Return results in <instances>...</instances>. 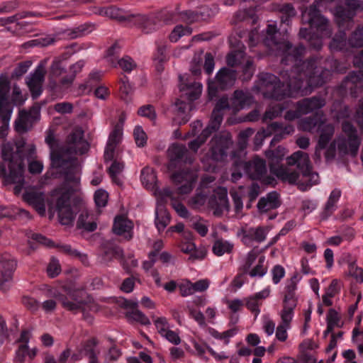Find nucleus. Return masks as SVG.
Returning a JSON list of instances; mask_svg holds the SVG:
<instances>
[{"instance_id": "1", "label": "nucleus", "mask_w": 363, "mask_h": 363, "mask_svg": "<svg viewBox=\"0 0 363 363\" xmlns=\"http://www.w3.org/2000/svg\"><path fill=\"white\" fill-rule=\"evenodd\" d=\"M89 149V144L84 139V131L80 128H76L68 135L66 147L51 152V167L57 173L63 174L66 181L78 183V161L72 155H82L87 152Z\"/></svg>"}, {"instance_id": "2", "label": "nucleus", "mask_w": 363, "mask_h": 363, "mask_svg": "<svg viewBox=\"0 0 363 363\" xmlns=\"http://www.w3.org/2000/svg\"><path fill=\"white\" fill-rule=\"evenodd\" d=\"M331 75L326 62L311 57L296 63L289 73L283 74V78L287 80V88L292 93L298 91L303 92L308 86H321L330 80Z\"/></svg>"}, {"instance_id": "3", "label": "nucleus", "mask_w": 363, "mask_h": 363, "mask_svg": "<svg viewBox=\"0 0 363 363\" xmlns=\"http://www.w3.org/2000/svg\"><path fill=\"white\" fill-rule=\"evenodd\" d=\"M25 138L20 137L15 140L14 146L9 143H4L1 145V156L5 162H8L9 169L6 173L4 164L0 165V175L4 177L5 185L14 184L13 191L18 194L24 185L23 177V159L26 157H31L35 152V146L30 145L26 147Z\"/></svg>"}, {"instance_id": "4", "label": "nucleus", "mask_w": 363, "mask_h": 363, "mask_svg": "<svg viewBox=\"0 0 363 363\" xmlns=\"http://www.w3.org/2000/svg\"><path fill=\"white\" fill-rule=\"evenodd\" d=\"M53 297L61 303L64 308L72 312L83 311L91 302V298L86 292L79 289H64L63 293L54 294Z\"/></svg>"}, {"instance_id": "5", "label": "nucleus", "mask_w": 363, "mask_h": 363, "mask_svg": "<svg viewBox=\"0 0 363 363\" xmlns=\"http://www.w3.org/2000/svg\"><path fill=\"white\" fill-rule=\"evenodd\" d=\"M70 191L64 187L56 189L52 193L60 223L65 225H72L77 211L76 208L70 206Z\"/></svg>"}, {"instance_id": "6", "label": "nucleus", "mask_w": 363, "mask_h": 363, "mask_svg": "<svg viewBox=\"0 0 363 363\" xmlns=\"http://www.w3.org/2000/svg\"><path fill=\"white\" fill-rule=\"evenodd\" d=\"M287 72L281 74L283 82H281L275 75L269 73H262L259 74V86L264 96L268 98H274L281 99L284 95L287 94L284 84H286V79L283 78V74ZM288 90L289 94H292Z\"/></svg>"}, {"instance_id": "7", "label": "nucleus", "mask_w": 363, "mask_h": 363, "mask_svg": "<svg viewBox=\"0 0 363 363\" xmlns=\"http://www.w3.org/2000/svg\"><path fill=\"white\" fill-rule=\"evenodd\" d=\"M302 21L309 24L311 28H315L320 38L332 36L331 25L328 20L322 16L315 5H311L303 11Z\"/></svg>"}, {"instance_id": "8", "label": "nucleus", "mask_w": 363, "mask_h": 363, "mask_svg": "<svg viewBox=\"0 0 363 363\" xmlns=\"http://www.w3.org/2000/svg\"><path fill=\"white\" fill-rule=\"evenodd\" d=\"M40 110L38 105H33L28 110H20L15 121V130L19 134H23L30 130L33 123L39 118Z\"/></svg>"}, {"instance_id": "9", "label": "nucleus", "mask_w": 363, "mask_h": 363, "mask_svg": "<svg viewBox=\"0 0 363 363\" xmlns=\"http://www.w3.org/2000/svg\"><path fill=\"white\" fill-rule=\"evenodd\" d=\"M232 136L228 132H221L211 140L212 157L216 161L222 160L227 155V151L233 145Z\"/></svg>"}, {"instance_id": "10", "label": "nucleus", "mask_w": 363, "mask_h": 363, "mask_svg": "<svg viewBox=\"0 0 363 363\" xmlns=\"http://www.w3.org/2000/svg\"><path fill=\"white\" fill-rule=\"evenodd\" d=\"M167 156L169 162L167 164L168 170H174L179 162L184 157L186 163L191 164L194 158L188 155V150L184 145L174 143L167 150Z\"/></svg>"}, {"instance_id": "11", "label": "nucleus", "mask_w": 363, "mask_h": 363, "mask_svg": "<svg viewBox=\"0 0 363 363\" xmlns=\"http://www.w3.org/2000/svg\"><path fill=\"white\" fill-rule=\"evenodd\" d=\"M243 167L246 174L252 180L261 179L267 172L266 161L258 156L245 162Z\"/></svg>"}, {"instance_id": "12", "label": "nucleus", "mask_w": 363, "mask_h": 363, "mask_svg": "<svg viewBox=\"0 0 363 363\" xmlns=\"http://www.w3.org/2000/svg\"><path fill=\"white\" fill-rule=\"evenodd\" d=\"M23 199L32 206L40 215H45V196L43 191L34 188L28 189L23 194Z\"/></svg>"}, {"instance_id": "13", "label": "nucleus", "mask_w": 363, "mask_h": 363, "mask_svg": "<svg viewBox=\"0 0 363 363\" xmlns=\"http://www.w3.org/2000/svg\"><path fill=\"white\" fill-rule=\"evenodd\" d=\"M317 133L319 134V139L315 149V155L320 158V150L325 149L333 137L335 126L332 123H327L325 118L323 122H320L319 128L317 129Z\"/></svg>"}, {"instance_id": "14", "label": "nucleus", "mask_w": 363, "mask_h": 363, "mask_svg": "<svg viewBox=\"0 0 363 363\" xmlns=\"http://www.w3.org/2000/svg\"><path fill=\"white\" fill-rule=\"evenodd\" d=\"M342 131L347 137L345 140L350 153L355 156L361 143L356 128L350 122L345 121L342 123Z\"/></svg>"}, {"instance_id": "15", "label": "nucleus", "mask_w": 363, "mask_h": 363, "mask_svg": "<svg viewBox=\"0 0 363 363\" xmlns=\"http://www.w3.org/2000/svg\"><path fill=\"white\" fill-rule=\"evenodd\" d=\"M120 306L126 310L125 317L129 320L136 321L142 325H149V319L138 309V303L131 300H123Z\"/></svg>"}, {"instance_id": "16", "label": "nucleus", "mask_w": 363, "mask_h": 363, "mask_svg": "<svg viewBox=\"0 0 363 363\" xmlns=\"http://www.w3.org/2000/svg\"><path fill=\"white\" fill-rule=\"evenodd\" d=\"M296 284L294 280H291L290 284L286 286L284 298V308L281 314V317L286 320L289 318V315H292L293 311L296 306Z\"/></svg>"}, {"instance_id": "17", "label": "nucleus", "mask_w": 363, "mask_h": 363, "mask_svg": "<svg viewBox=\"0 0 363 363\" xmlns=\"http://www.w3.org/2000/svg\"><path fill=\"white\" fill-rule=\"evenodd\" d=\"M45 74V66L44 63H41L27 82L33 98H36L40 94Z\"/></svg>"}, {"instance_id": "18", "label": "nucleus", "mask_w": 363, "mask_h": 363, "mask_svg": "<svg viewBox=\"0 0 363 363\" xmlns=\"http://www.w3.org/2000/svg\"><path fill=\"white\" fill-rule=\"evenodd\" d=\"M292 166L287 164H282L272 173L284 183L296 184L300 177V174L296 169L292 168Z\"/></svg>"}, {"instance_id": "19", "label": "nucleus", "mask_w": 363, "mask_h": 363, "mask_svg": "<svg viewBox=\"0 0 363 363\" xmlns=\"http://www.w3.org/2000/svg\"><path fill=\"white\" fill-rule=\"evenodd\" d=\"M209 206L216 210L221 212L223 210H228L229 205L227 199V189L218 187L214 190L213 194L209 199Z\"/></svg>"}, {"instance_id": "20", "label": "nucleus", "mask_w": 363, "mask_h": 363, "mask_svg": "<svg viewBox=\"0 0 363 363\" xmlns=\"http://www.w3.org/2000/svg\"><path fill=\"white\" fill-rule=\"evenodd\" d=\"M325 105L324 99L318 96L306 98L297 102V108L302 114H308L318 110Z\"/></svg>"}, {"instance_id": "21", "label": "nucleus", "mask_w": 363, "mask_h": 363, "mask_svg": "<svg viewBox=\"0 0 363 363\" xmlns=\"http://www.w3.org/2000/svg\"><path fill=\"white\" fill-rule=\"evenodd\" d=\"M287 164L296 165L301 172L308 169H312V165L309 156L306 152L298 150L286 157Z\"/></svg>"}, {"instance_id": "22", "label": "nucleus", "mask_w": 363, "mask_h": 363, "mask_svg": "<svg viewBox=\"0 0 363 363\" xmlns=\"http://www.w3.org/2000/svg\"><path fill=\"white\" fill-rule=\"evenodd\" d=\"M253 102V96L247 91L235 90L231 98V106L235 111H238L242 108L249 106Z\"/></svg>"}, {"instance_id": "23", "label": "nucleus", "mask_w": 363, "mask_h": 363, "mask_svg": "<svg viewBox=\"0 0 363 363\" xmlns=\"http://www.w3.org/2000/svg\"><path fill=\"white\" fill-rule=\"evenodd\" d=\"M286 154V148L281 145L278 146L274 150H266L264 155L268 160L269 167L270 172H272L274 169L282 165L281 163Z\"/></svg>"}, {"instance_id": "24", "label": "nucleus", "mask_w": 363, "mask_h": 363, "mask_svg": "<svg viewBox=\"0 0 363 363\" xmlns=\"http://www.w3.org/2000/svg\"><path fill=\"white\" fill-rule=\"evenodd\" d=\"M336 146H337L340 155H345L350 153L345 138L344 136H339L330 144L325 152V157L328 161L335 158Z\"/></svg>"}, {"instance_id": "25", "label": "nucleus", "mask_w": 363, "mask_h": 363, "mask_svg": "<svg viewBox=\"0 0 363 363\" xmlns=\"http://www.w3.org/2000/svg\"><path fill=\"white\" fill-rule=\"evenodd\" d=\"M132 228L133 223L127 218L123 216H117L115 218L113 231L116 235H124L130 239L132 237L130 234Z\"/></svg>"}, {"instance_id": "26", "label": "nucleus", "mask_w": 363, "mask_h": 363, "mask_svg": "<svg viewBox=\"0 0 363 363\" xmlns=\"http://www.w3.org/2000/svg\"><path fill=\"white\" fill-rule=\"evenodd\" d=\"M236 79L234 70L228 68H222L217 74L216 81L221 89L231 86Z\"/></svg>"}, {"instance_id": "27", "label": "nucleus", "mask_w": 363, "mask_h": 363, "mask_svg": "<svg viewBox=\"0 0 363 363\" xmlns=\"http://www.w3.org/2000/svg\"><path fill=\"white\" fill-rule=\"evenodd\" d=\"M322 113H317L314 116L302 119L300 122V127L301 130L311 133L317 132V129L319 128L320 122H323L325 119L322 118Z\"/></svg>"}, {"instance_id": "28", "label": "nucleus", "mask_w": 363, "mask_h": 363, "mask_svg": "<svg viewBox=\"0 0 363 363\" xmlns=\"http://www.w3.org/2000/svg\"><path fill=\"white\" fill-rule=\"evenodd\" d=\"M279 206V201L276 192H272L266 197L261 198L257 203V208L261 213L267 212Z\"/></svg>"}, {"instance_id": "29", "label": "nucleus", "mask_w": 363, "mask_h": 363, "mask_svg": "<svg viewBox=\"0 0 363 363\" xmlns=\"http://www.w3.org/2000/svg\"><path fill=\"white\" fill-rule=\"evenodd\" d=\"M10 90V82L5 75L0 76V109L11 108L8 101V93Z\"/></svg>"}, {"instance_id": "30", "label": "nucleus", "mask_w": 363, "mask_h": 363, "mask_svg": "<svg viewBox=\"0 0 363 363\" xmlns=\"http://www.w3.org/2000/svg\"><path fill=\"white\" fill-rule=\"evenodd\" d=\"M278 34L276 27L273 25H269L266 30L265 38L263 40L264 44L272 50L281 48V43L277 38Z\"/></svg>"}, {"instance_id": "31", "label": "nucleus", "mask_w": 363, "mask_h": 363, "mask_svg": "<svg viewBox=\"0 0 363 363\" xmlns=\"http://www.w3.org/2000/svg\"><path fill=\"white\" fill-rule=\"evenodd\" d=\"M234 248V245L223 238H217L214 241L212 250L217 256H222L225 253L230 254Z\"/></svg>"}, {"instance_id": "32", "label": "nucleus", "mask_w": 363, "mask_h": 363, "mask_svg": "<svg viewBox=\"0 0 363 363\" xmlns=\"http://www.w3.org/2000/svg\"><path fill=\"white\" fill-rule=\"evenodd\" d=\"M0 327L1 335L6 339H9L11 335L16 333L18 330V323L16 320H11L7 323L6 320L1 319Z\"/></svg>"}, {"instance_id": "33", "label": "nucleus", "mask_w": 363, "mask_h": 363, "mask_svg": "<svg viewBox=\"0 0 363 363\" xmlns=\"http://www.w3.org/2000/svg\"><path fill=\"white\" fill-rule=\"evenodd\" d=\"M0 268L4 272L3 277L11 279L13 272L16 268V262L6 255H1L0 257Z\"/></svg>"}, {"instance_id": "34", "label": "nucleus", "mask_w": 363, "mask_h": 363, "mask_svg": "<svg viewBox=\"0 0 363 363\" xmlns=\"http://www.w3.org/2000/svg\"><path fill=\"white\" fill-rule=\"evenodd\" d=\"M11 113L12 108L0 109V137L7 135Z\"/></svg>"}, {"instance_id": "35", "label": "nucleus", "mask_w": 363, "mask_h": 363, "mask_svg": "<svg viewBox=\"0 0 363 363\" xmlns=\"http://www.w3.org/2000/svg\"><path fill=\"white\" fill-rule=\"evenodd\" d=\"M282 129L283 125L281 123L277 122L272 123L266 128L257 132L256 134V138H259L262 141L265 138L269 137L275 133H279Z\"/></svg>"}, {"instance_id": "36", "label": "nucleus", "mask_w": 363, "mask_h": 363, "mask_svg": "<svg viewBox=\"0 0 363 363\" xmlns=\"http://www.w3.org/2000/svg\"><path fill=\"white\" fill-rule=\"evenodd\" d=\"M196 180V175L195 172H186L185 177V182L183 185L178 188L177 192L179 194H188L193 189V183Z\"/></svg>"}, {"instance_id": "37", "label": "nucleus", "mask_w": 363, "mask_h": 363, "mask_svg": "<svg viewBox=\"0 0 363 363\" xmlns=\"http://www.w3.org/2000/svg\"><path fill=\"white\" fill-rule=\"evenodd\" d=\"M266 233L263 228H251L244 233V238L260 242L265 239Z\"/></svg>"}, {"instance_id": "38", "label": "nucleus", "mask_w": 363, "mask_h": 363, "mask_svg": "<svg viewBox=\"0 0 363 363\" xmlns=\"http://www.w3.org/2000/svg\"><path fill=\"white\" fill-rule=\"evenodd\" d=\"M349 44L352 48L363 46V25L359 26L349 38Z\"/></svg>"}, {"instance_id": "39", "label": "nucleus", "mask_w": 363, "mask_h": 363, "mask_svg": "<svg viewBox=\"0 0 363 363\" xmlns=\"http://www.w3.org/2000/svg\"><path fill=\"white\" fill-rule=\"evenodd\" d=\"M170 220L169 213L164 208L157 211L156 225L159 230H164Z\"/></svg>"}, {"instance_id": "40", "label": "nucleus", "mask_w": 363, "mask_h": 363, "mask_svg": "<svg viewBox=\"0 0 363 363\" xmlns=\"http://www.w3.org/2000/svg\"><path fill=\"white\" fill-rule=\"evenodd\" d=\"M88 217V213L85 211H82L77 220V228H84L87 231H94L96 228V223L94 222H86Z\"/></svg>"}, {"instance_id": "41", "label": "nucleus", "mask_w": 363, "mask_h": 363, "mask_svg": "<svg viewBox=\"0 0 363 363\" xmlns=\"http://www.w3.org/2000/svg\"><path fill=\"white\" fill-rule=\"evenodd\" d=\"M121 13L122 12L119 9L113 6L108 8H98L96 11V13H99L102 16H106L111 18H115L120 21L123 19L121 15Z\"/></svg>"}, {"instance_id": "42", "label": "nucleus", "mask_w": 363, "mask_h": 363, "mask_svg": "<svg viewBox=\"0 0 363 363\" xmlns=\"http://www.w3.org/2000/svg\"><path fill=\"white\" fill-rule=\"evenodd\" d=\"M284 44L287 51H289V55L286 56L287 60L293 58L295 61H296L298 58L302 57L305 52V48L302 45H299L291 50L292 45L289 43H284Z\"/></svg>"}, {"instance_id": "43", "label": "nucleus", "mask_w": 363, "mask_h": 363, "mask_svg": "<svg viewBox=\"0 0 363 363\" xmlns=\"http://www.w3.org/2000/svg\"><path fill=\"white\" fill-rule=\"evenodd\" d=\"M292 315H289V318H287V320L281 318L282 323L280 324L277 328L276 331V337L280 341H285L287 339V333L286 330L289 326V324L291 321Z\"/></svg>"}, {"instance_id": "44", "label": "nucleus", "mask_w": 363, "mask_h": 363, "mask_svg": "<svg viewBox=\"0 0 363 363\" xmlns=\"http://www.w3.org/2000/svg\"><path fill=\"white\" fill-rule=\"evenodd\" d=\"M75 79V74H72L62 77L59 82V84L53 80L50 82V85L52 89L59 87L61 89H65L69 88Z\"/></svg>"}, {"instance_id": "45", "label": "nucleus", "mask_w": 363, "mask_h": 363, "mask_svg": "<svg viewBox=\"0 0 363 363\" xmlns=\"http://www.w3.org/2000/svg\"><path fill=\"white\" fill-rule=\"evenodd\" d=\"M142 182L147 188L152 186L155 184L156 175L152 169L146 167L143 169Z\"/></svg>"}, {"instance_id": "46", "label": "nucleus", "mask_w": 363, "mask_h": 363, "mask_svg": "<svg viewBox=\"0 0 363 363\" xmlns=\"http://www.w3.org/2000/svg\"><path fill=\"white\" fill-rule=\"evenodd\" d=\"M191 33V30L189 28L179 25L177 26L172 31L169 35V40L172 42H177L181 37L186 35H190Z\"/></svg>"}, {"instance_id": "47", "label": "nucleus", "mask_w": 363, "mask_h": 363, "mask_svg": "<svg viewBox=\"0 0 363 363\" xmlns=\"http://www.w3.org/2000/svg\"><path fill=\"white\" fill-rule=\"evenodd\" d=\"M327 324L330 328L334 330L335 327L340 328V317L338 313L333 308H330L327 314Z\"/></svg>"}, {"instance_id": "48", "label": "nucleus", "mask_w": 363, "mask_h": 363, "mask_svg": "<svg viewBox=\"0 0 363 363\" xmlns=\"http://www.w3.org/2000/svg\"><path fill=\"white\" fill-rule=\"evenodd\" d=\"M65 72V68L62 65V62L60 60L54 61L50 69V80L53 81L54 78L61 76Z\"/></svg>"}, {"instance_id": "49", "label": "nucleus", "mask_w": 363, "mask_h": 363, "mask_svg": "<svg viewBox=\"0 0 363 363\" xmlns=\"http://www.w3.org/2000/svg\"><path fill=\"white\" fill-rule=\"evenodd\" d=\"M285 109V107L281 104H278L270 108H269L267 111H266L263 119L264 121L269 119L272 120L277 116H279L282 111Z\"/></svg>"}, {"instance_id": "50", "label": "nucleus", "mask_w": 363, "mask_h": 363, "mask_svg": "<svg viewBox=\"0 0 363 363\" xmlns=\"http://www.w3.org/2000/svg\"><path fill=\"white\" fill-rule=\"evenodd\" d=\"M185 86H186V89H188V90L191 89V88L194 89L193 91L189 90V91L186 94L188 95V97L191 100L196 99L201 93V86L198 82H195V83H193L189 85L185 84L184 86H181L180 89L184 90Z\"/></svg>"}, {"instance_id": "51", "label": "nucleus", "mask_w": 363, "mask_h": 363, "mask_svg": "<svg viewBox=\"0 0 363 363\" xmlns=\"http://www.w3.org/2000/svg\"><path fill=\"white\" fill-rule=\"evenodd\" d=\"M277 11L281 13L283 15L286 16V18L284 19V16L281 17V21H286L289 18L294 16L296 15V11L293 6L290 4H280L277 6Z\"/></svg>"}, {"instance_id": "52", "label": "nucleus", "mask_w": 363, "mask_h": 363, "mask_svg": "<svg viewBox=\"0 0 363 363\" xmlns=\"http://www.w3.org/2000/svg\"><path fill=\"white\" fill-rule=\"evenodd\" d=\"M96 345V342L94 339L89 340L85 342L82 351L84 352V354L89 357V359H93L96 357V354L95 352Z\"/></svg>"}, {"instance_id": "53", "label": "nucleus", "mask_w": 363, "mask_h": 363, "mask_svg": "<svg viewBox=\"0 0 363 363\" xmlns=\"http://www.w3.org/2000/svg\"><path fill=\"white\" fill-rule=\"evenodd\" d=\"M309 170L310 169H308L301 172V175H300L298 180L296 183L298 189L301 191H306L310 187Z\"/></svg>"}, {"instance_id": "54", "label": "nucleus", "mask_w": 363, "mask_h": 363, "mask_svg": "<svg viewBox=\"0 0 363 363\" xmlns=\"http://www.w3.org/2000/svg\"><path fill=\"white\" fill-rule=\"evenodd\" d=\"M55 42V38L52 37H46L43 38H39L33 40H30L23 45V47H30L34 45H41V46H48L49 45L52 44Z\"/></svg>"}, {"instance_id": "55", "label": "nucleus", "mask_w": 363, "mask_h": 363, "mask_svg": "<svg viewBox=\"0 0 363 363\" xmlns=\"http://www.w3.org/2000/svg\"><path fill=\"white\" fill-rule=\"evenodd\" d=\"M119 67L125 72H131L136 67V64L129 57H125L118 60Z\"/></svg>"}, {"instance_id": "56", "label": "nucleus", "mask_w": 363, "mask_h": 363, "mask_svg": "<svg viewBox=\"0 0 363 363\" xmlns=\"http://www.w3.org/2000/svg\"><path fill=\"white\" fill-rule=\"evenodd\" d=\"M349 274L354 277L357 281L363 283V269L354 263L350 264Z\"/></svg>"}, {"instance_id": "57", "label": "nucleus", "mask_w": 363, "mask_h": 363, "mask_svg": "<svg viewBox=\"0 0 363 363\" xmlns=\"http://www.w3.org/2000/svg\"><path fill=\"white\" fill-rule=\"evenodd\" d=\"M206 202V195L201 193H197L189 201V204L193 208H198L203 206Z\"/></svg>"}, {"instance_id": "58", "label": "nucleus", "mask_w": 363, "mask_h": 363, "mask_svg": "<svg viewBox=\"0 0 363 363\" xmlns=\"http://www.w3.org/2000/svg\"><path fill=\"white\" fill-rule=\"evenodd\" d=\"M108 195L104 190H98L94 195L96 204L99 207H104L108 201Z\"/></svg>"}, {"instance_id": "59", "label": "nucleus", "mask_w": 363, "mask_h": 363, "mask_svg": "<svg viewBox=\"0 0 363 363\" xmlns=\"http://www.w3.org/2000/svg\"><path fill=\"white\" fill-rule=\"evenodd\" d=\"M122 135L123 128H121V124H116L115 125L114 130L110 135L108 143L117 145L120 141Z\"/></svg>"}, {"instance_id": "60", "label": "nucleus", "mask_w": 363, "mask_h": 363, "mask_svg": "<svg viewBox=\"0 0 363 363\" xmlns=\"http://www.w3.org/2000/svg\"><path fill=\"white\" fill-rule=\"evenodd\" d=\"M61 272L60 265L57 260L52 259L47 267V272L50 277L57 276Z\"/></svg>"}, {"instance_id": "61", "label": "nucleus", "mask_w": 363, "mask_h": 363, "mask_svg": "<svg viewBox=\"0 0 363 363\" xmlns=\"http://www.w3.org/2000/svg\"><path fill=\"white\" fill-rule=\"evenodd\" d=\"M138 114L141 116H145L151 120H154L156 118V113L155 109L151 105L143 106L138 110Z\"/></svg>"}, {"instance_id": "62", "label": "nucleus", "mask_w": 363, "mask_h": 363, "mask_svg": "<svg viewBox=\"0 0 363 363\" xmlns=\"http://www.w3.org/2000/svg\"><path fill=\"white\" fill-rule=\"evenodd\" d=\"M25 99L21 93L20 88L14 84L13 86V91L11 95V101L16 105H20L23 104Z\"/></svg>"}, {"instance_id": "63", "label": "nucleus", "mask_w": 363, "mask_h": 363, "mask_svg": "<svg viewBox=\"0 0 363 363\" xmlns=\"http://www.w3.org/2000/svg\"><path fill=\"white\" fill-rule=\"evenodd\" d=\"M155 325L159 332L162 336L166 331L169 330V324L166 318H158L155 320Z\"/></svg>"}, {"instance_id": "64", "label": "nucleus", "mask_w": 363, "mask_h": 363, "mask_svg": "<svg viewBox=\"0 0 363 363\" xmlns=\"http://www.w3.org/2000/svg\"><path fill=\"white\" fill-rule=\"evenodd\" d=\"M354 120L360 129L363 130V99L359 101L354 115Z\"/></svg>"}]
</instances>
